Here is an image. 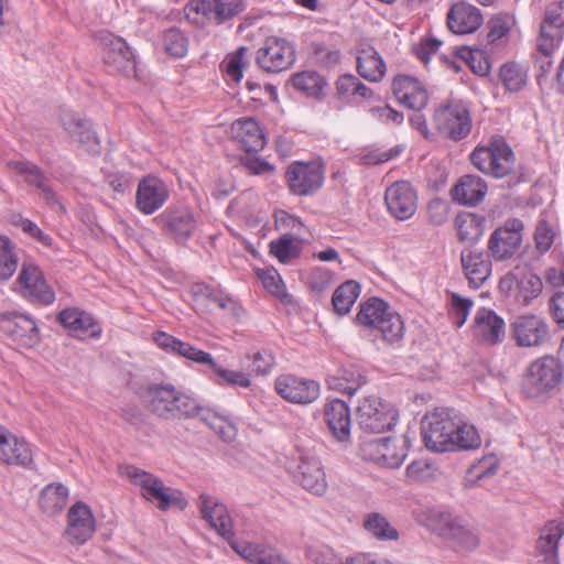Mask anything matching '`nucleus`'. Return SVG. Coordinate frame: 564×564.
I'll return each instance as SVG.
<instances>
[{"label":"nucleus","instance_id":"obj_19","mask_svg":"<svg viewBox=\"0 0 564 564\" xmlns=\"http://www.w3.org/2000/svg\"><path fill=\"white\" fill-rule=\"evenodd\" d=\"M440 534L458 552L473 551L480 542L477 530L458 517H442Z\"/></svg>","mask_w":564,"mask_h":564},{"label":"nucleus","instance_id":"obj_9","mask_svg":"<svg viewBox=\"0 0 564 564\" xmlns=\"http://www.w3.org/2000/svg\"><path fill=\"white\" fill-rule=\"evenodd\" d=\"M456 422L448 411L435 410L427 413L422 421V436L425 446L437 453L453 452V435Z\"/></svg>","mask_w":564,"mask_h":564},{"label":"nucleus","instance_id":"obj_62","mask_svg":"<svg viewBox=\"0 0 564 564\" xmlns=\"http://www.w3.org/2000/svg\"><path fill=\"white\" fill-rule=\"evenodd\" d=\"M371 115L379 120L382 123H394L400 124L402 123L404 117L403 113L392 109L390 106H379V107H372L370 109Z\"/></svg>","mask_w":564,"mask_h":564},{"label":"nucleus","instance_id":"obj_60","mask_svg":"<svg viewBox=\"0 0 564 564\" xmlns=\"http://www.w3.org/2000/svg\"><path fill=\"white\" fill-rule=\"evenodd\" d=\"M247 51V47L240 46L227 62L226 72L235 82L242 78L243 58Z\"/></svg>","mask_w":564,"mask_h":564},{"label":"nucleus","instance_id":"obj_64","mask_svg":"<svg viewBox=\"0 0 564 564\" xmlns=\"http://www.w3.org/2000/svg\"><path fill=\"white\" fill-rule=\"evenodd\" d=\"M330 282V274L324 269L313 270L308 278L310 288L317 293L326 291L329 288Z\"/></svg>","mask_w":564,"mask_h":564},{"label":"nucleus","instance_id":"obj_52","mask_svg":"<svg viewBox=\"0 0 564 564\" xmlns=\"http://www.w3.org/2000/svg\"><path fill=\"white\" fill-rule=\"evenodd\" d=\"M163 44L167 54L183 57L187 52L188 41L178 29L172 28L164 32Z\"/></svg>","mask_w":564,"mask_h":564},{"label":"nucleus","instance_id":"obj_59","mask_svg":"<svg viewBox=\"0 0 564 564\" xmlns=\"http://www.w3.org/2000/svg\"><path fill=\"white\" fill-rule=\"evenodd\" d=\"M382 438L364 440L360 444V456L362 459L372 462L380 466Z\"/></svg>","mask_w":564,"mask_h":564},{"label":"nucleus","instance_id":"obj_49","mask_svg":"<svg viewBox=\"0 0 564 564\" xmlns=\"http://www.w3.org/2000/svg\"><path fill=\"white\" fill-rule=\"evenodd\" d=\"M8 166L15 173L23 175L25 182L37 189L46 184V177L41 169L29 161H11Z\"/></svg>","mask_w":564,"mask_h":564},{"label":"nucleus","instance_id":"obj_54","mask_svg":"<svg viewBox=\"0 0 564 564\" xmlns=\"http://www.w3.org/2000/svg\"><path fill=\"white\" fill-rule=\"evenodd\" d=\"M259 280L262 282L264 289L279 297L285 293L284 283L274 269H262L257 271Z\"/></svg>","mask_w":564,"mask_h":564},{"label":"nucleus","instance_id":"obj_32","mask_svg":"<svg viewBox=\"0 0 564 564\" xmlns=\"http://www.w3.org/2000/svg\"><path fill=\"white\" fill-rule=\"evenodd\" d=\"M296 479L301 486L316 496H323L327 490L326 474L318 458L302 456L297 466Z\"/></svg>","mask_w":564,"mask_h":564},{"label":"nucleus","instance_id":"obj_14","mask_svg":"<svg viewBox=\"0 0 564 564\" xmlns=\"http://www.w3.org/2000/svg\"><path fill=\"white\" fill-rule=\"evenodd\" d=\"M285 178L291 193L307 196L322 187L324 171L315 162H293L286 170Z\"/></svg>","mask_w":564,"mask_h":564},{"label":"nucleus","instance_id":"obj_2","mask_svg":"<svg viewBox=\"0 0 564 564\" xmlns=\"http://www.w3.org/2000/svg\"><path fill=\"white\" fill-rule=\"evenodd\" d=\"M143 406L154 416L164 421L191 419L197 409V401L177 390L171 383H153L140 394Z\"/></svg>","mask_w":564,"mask_h":564},{"label":"nucleus","instance_id":"obj_15","mask_svg":"<svg viewBox=\"0 0 564 564\" xmlns=\"http://www.w3.org/2000/svg\"><path fill=\"white\" fill-rule=\"evenodd\" d=\"M161 230L176 242L186 241L195 231L197 220L194 213L184 207H169L154 218Z\"/></svg>","mask_w":564,"mask_h":564},{"label":"nucleus","instance_id":"obj_57","mask_svg":"<svg viewBox=\"0 0 564 564\" xmlns=\"http://www.w3.org/2000/svg\"><path fill=\"white\" fill-rule=\"evenodd\" d=\"M256 154L257 153H246L242 155L240 158L241 165L246 167L250 174L262 175L272 173L274 166Z\"/></svg>","mask_w":564,"mask_h":564},{"label":"nucleus","instance_id":"obj_20","mask_svg":"<svg viewBox=\"0 0 564 564\" xmlns=\"http://www.w3.org/2000/svg\"><path fill=\"white\" fill-rule=\"evenodd\" d=\"M18 283L23 297L40 305H50L55 300V293L46 283L41 270L33 264H23L18 276Z\"/></svg>","mask_w":564,"mask_h":564},{"label":"nucleus","instance_id":"obj_56","mask_svg":"<svg viewBox=\"0 0 564 564\" xmlns=\"http://www.w3.org/2000/svg\"><path fill=\"white\" fill-rule=\"evenodd\" d=\"M176 355L196 364L207 365L209 368L210 366H215V360L209 352L200 350L189 343L182 341Z\"/></svg>","mask_w":564,"mask_h":564},{"label":"nucleus","instance_id":"obj_23","mask_svg":"<svg viewBox=\"0 0 564 564\" xmlns=\"http://www.w3.org/2000/svg\"><path fill=\"white\" fill-rule=\"evenodd\" d=\"M384 202L389 213L398 220L410 219L417 208V195L410 183L400 181L386 189Z\"/></svg>","mask_w":564,"mask_h":564},{"label":"nucleus","instance_id":"obj_37","mask_svg":"<svg viewBox=\"0 0 564 564\" xmlns=\"http://www.w3.org/2000/svg\"><path fill=\"white\" fill-rule=\"evenodd\" d=\"M366 381L364 371L352 365L338 369L326 380L329 389L347 394H354Z\"/></svg>","mask_w":564,"mask_h":564},{"label":"nucleus","instance_id":"obj_30","mask_svg":"<svg viewBox=\"0 0 564 564\" xmlns=\"http://www.w3.org/2000/svg\"><path fill=\"white\" fill-rule=\"evenodd\" d=\"M231 139L236 141L246 153H258L265 145V137L259 122L253 118H241L232 122Z\"/></svg>","mask_w":564,"mask_h":564},{"label":"nucleus","instance_id":"obj_10","mask_svg":"<svg viewBox=\"0 0 564 564\" xmlns=\"http://www.w3.org/2000/svg\"><path fill=\"white\" fill-rule=\"evenodd\" d=\"M398 410L380 398L368 397L357 409V422L367 433H382L391 430L398 421Z\"/></svg>","mask_w":564,"mask_h":564},{"label":"nucleus","instance_id":"obj_36","mask_svg":"<svg viewBox=\"0 0 564 564\" xmlns=\"http://www.w3.org/2000/svg\"><path fill=\"white\" fill-rule=\"evenodd\" d=\"M357 70L365 79L369 82H379L383 78L387 67L384 61L375 47L364 45L358 48Z\"/></svg>","mask_w":564,"mask_h":564},{"label":"nucleus","instance_id":"obj_29","mask_svg":"<svg viewBox=\"0 0 564 564\" xmlns=\"http://www.w3.org/2000/svg\"><path fill=\"white\" fill-rule=\"evenodd\" d=\"M490 254L468 246L460 253L464 273L471 288L479 289L491 273Z\"/></svg>","mask_w":564,"mask_h":564},{"label":"nucleus","instance_id":"obj_26","mask_svg":"<svg viewBox=\"0 0 564 564\" xmlns=\"http://www.w3.org/2000/svg\"><path fill=\"white\" fill-rule=\"evenodd\" d=\"M0 462L25 468H32L34 462L30 444L2 425H0Z\"/></svg>","mask_w":564,"mask_h":564},{"label":"nucleus","instance_id":"obj_41","mask_svg":"<svg viewBox=\"0 0 564 564\" xmlns=\"http://www.w3.org/2000/svg\"><path fill=\"white\" fill-rule=\"evenodd\" d=\"M516 280V299L523 305H528L531 301L538 297L543 289L542 280L539 275L531 271L521 273L520 275H513Z\"/></svg>","mask_w":564,"mask_h":564},{"label":"nucleus","instance_id":"obj_1","mask_svg":"<svg viewBox=\"0 0 564 564\" xmlns=\"http://www.w3.org/2000/svg\"><path fill=\"white\" fill-rule=\"evenodd\" d=\"M199 510L210 528L223 536L243 558L256 564H290L282 555L260 544L238 543L235 540L232 519L225 505L208 495L199 496Z\"/></svg>","mask_w":564,"mask_h":564},{"label":"nucleus","instance_id":"obj_6","mask_svg":"<svg viewBox=\"0 0 564 564\" xmlns=\"http://www.w3.org/2000/svg\"><path fill=\"white\" fill-rule=\"evenodd\" d=\"M470 161L480 172L501 178L513 171L516 156L506 139L496 134L489 139L486 145H478L474 149Z\"/></svg>","mask_w":564,"mask_h":564},{"label":"nucleus","instance_id":"obj_46","mask_svg":"<svg viewBox=\"0 0 564 564\" xmlns=\"http://www.w3.org/2000/svg\"><path fill=\"white\" fill-rule=\"evenodd\" d=\"M457 236L462 242L473 246L481 236V223L475 214L458 215L455 220Z\"/></svg>","mask_w":564,"mask_h":564},{"label":"nucleus","instance_id":"obj_35","mask_svg":"<svg viewBox=\"0 0 564 564\" xmlns=\"http://www.w3.org/2000/svg\"><path fill=\"white\" fill-rule=\"evenodd\" d=\"M324 421L335 440L348 441L350 437V410L346 402L335 399L324 406Z\"/></svg>","mask_w":564,"mask_h":564},{"label":"nucleus","instance_id":"obj_3","mask_svg":"<svg viewBox=\"0 0 564 564\" xmlns=\"http://www.w3.org/2000/svg\"><path fill=\"white\" fill-rule=\"evenodd\" d=\"M120 469L121 475L140 488L141 496L154 503L160 510H167L171 507L180 510L186 508L187 500L183 494L177 489L165 487L163 481L155 475L133 465H126Z\"/></svg>","mask_w":564,"mask_h":564},{"label":"nucleus","instance_id":"obj_51","mask_svg":"<svg viewBox=\"0 0 564 564\" xmlns=\"http://www.w3.org/2000/svg\"><path fill=\"white\" fill-rule=\"evenodd\" d=\"M209 369L217 377V384H228L234 387L237 386L241 388H248L251 384V380L249 379L248 375L241 371L228 370L219 366L216 361L215 366H210Z\"/></svg>","mask_w":564,"mask_h":564},{"label":"nucleus","instance_id":"obj_16","mask_svg":"<svg viewBox=\"0 0 564 564\" xmlns=\"http://www.w3.org/2000/svg\"><path fill=\"white\" fill-rule=\"evenodd\" d=\"M511 336L519 347H540L550 339L545 321L536 315H521L510 325Z\"/></svg>","mask_w":564,"mask_h":564},{"label":"nucleus","instance_id":"obj_7","mask_svg":"<svg viewBox=\"0 0 564 564\" xmlns=\"http://www.w3.org/2000/svg\"><path fill=\"white\" fill-rule=\"evenodd\" d=\"M243 10V0H191L184 8L187 20L196 25H203L205 19L221 24Z\"/></svg>","mask_w":564,"mask_h":564},{"label":"nucleus","instance_id":"obj_44","mask_svg":"<svg viewBox=\"0 0 564 564\" xmlns=\"http://www.w3.org/2000/svg\"><path fill=\"white\" fill-rule=\"evenodd\" d=\"M293 87L307 97L321 98L326 86L325 79L316 72H301L291 78Z\"/></svg>","mask_w":564,"mask_h":564},{"label":"nucleus","instance_id":"obj_33","mask_svg":"<svg viewBox=\"0 0 564 564\" xmlns=\"http://www.w3.org/2000/svg\"><path fill=\"white\" fill-rule=\"evenodd\" d=\"M482 20L480 10L467 2L453 4L447 13V25L456 34L474 33Z\"/></svg>","mask_w":564,"mask_h":564},{"label":"nucleus","instance_id":"obj_28","mask_svg":"<svg viewBox=\"0 0 564 564\" xmlns=\"http://www.w3.org/2000/svg\"><path fill=\"white\" fill-rule=\"evenodd\" d=\"M395 98L409 109L421 111L427 106L429 95L425 87L416 78L398 75L392 82Z\"/></svg>","mask_w":564,"mask_h":564},{"label":"nucleus","instance_id":"obj_11","mask_svg":"<svg viewBox=\"0 0 564 564\" xmlns=\"http://www.w3.org/2000/svg\"><path fill=\"white\" fill-rule=\"evenodd\" d=\"M295 46L285 39L269 36L257 51L256 63L267 73H281L295 63Z\"/></svg>","mask_w":564,"mask_h":564},{"label":"nucleus","instance_id":"obj_13","mask_svg":"<svg viewBox=\"0 0 564 564\" xmlns=\"http://www.w3.org/2000/svg\"><path fill=\"white\" fill-rule=\"evenodd\" d=\"M102 58L108 70L124 77H132L137 72V62L128 43L119 36L107 34L102 37Z\"/></svg>","mask_w":564,"mask_h":564},{"label":"nucleus","instance_id":"obj_25","mask_svg":"<svg viewBox=\"0 0 564 564\" xmlns=\"http://www.w3.org/2000/svg\"><path fill=\"white\" fill-rule=\"evenodd\" d=\"M59 122L70 138L83 147L85 151L91 154L99 152V138L91 129L89 120L80 118L70 110L61 109Z\"/></svg>","mask_w":564,"mask_h":564},{"label":"nucleus","instance_id":"obj_4","mask_svg":"<svg viewBox=\"0 0 564 564\" xmlns=\"http://www.w3.org/2000/svg\"><path fill=\"white\" fill-rule=\"evenodd\" d=\"M356 322L365 327L377 329L390 344L401 340L404 334L401 316L379 297H370L360 304Z\"/></svg>","mask_w":564,"mask_h":564},{"label":"nucleus","instance_id":"obj_39","mask_svg":"<svg viewBox=\"0 0 564 564\" xmlns=\"http://www.w3.org/2000/svg\"><path fill=\"white\" fill-rule=\"evenodd\" d=\"M410 440L405 435L399 437H383L380 466L387 468H398L402 465L408 455Z\"/></svg>","mask_w":564,"mask_h":564},{"label":"nucleus","instance_id":"obj_53","mask_svg":"<svg viewBox=\"0 0 564 564\" xmlns=\"http://www.w3.org/2000/svg\"><path fill=\"white\" fill-rule=\"evenodd\" d=\"M473 304L470 299L463 297L458 293L451 294V315L456 327L459 328L465 324Z\"/></svg>","mask_w":564,"mask_h":564},{"label":"nucleus","instance_id":"obj_55","mask_svg":"<svg viewBox=\"0 0 564 564\" xmlns=\"http://www.w3.org/2000/svg\"><path fill=\"white\" fill-rule=\"evenodd\" d=\"M487 28V39L489 42L494 43L509 33L511 18L507 14H497L488 21Z\"/></svg>","mask_w":564,"mask_h":564},{"label":"nucleus","instance_id":"obj_21","mask_svg":"<svg viewBox=\"0 0 564 564\" xmlns=\"http://www.w3.org/2000/svg\"><path fill=\"white\" fill-rule=\"evenodd\" d=\"M170 191L159 177L148 175L139 181L135 192V207L143 215H152L167 202Z\"/></svg>","mask_w":564,"mask_h":564},{"label":"nucleus","instance_id":"obj_40","mask_svg":"<svg viewBox=\"0 0 564 564\" xmlns=\"http://www.w3.org/2000/svg\"><path fill=\"white\" fill-rule=\"evenodd\" d=\"M67 498L68 489L64 485L50 484L42 489L37 503L44 513L55 516L65 508Z\"/></svg>","mask_w":564,"mask_h":564},{"label":"nucleus","instance_id":"obj_34","mask_svg":"<svg viewBox=\"0 0 564 564\" xmlns=\"http://www.w3.org/2000/svg\"><path fill=\"white\" fill-rule=\"evenodd\" d=\"M487 189V183L480 176L466 174L451 188V197L459 205L477 206L484 200Z\"/></svg>","mask_w":564,"mask_h":564},{"label":"nucleus","instance_id":"obj_43","mask_svg":"<svg viewBox=\"0 0 564 564\" xmlns=\"http://www.w3.org/2000/svg\"><path fill=\"white\" fill-rule=\"evenodd\" d=\"M558 44L560 42L538 37V52L534 56V68L536 70L535 78L539 86H542L543 80L552 68V54Z\"/></svg>","mask_w":564,"mask_h":564},{"label":"nucleus","instance_id":"obj_61","mask_svg":"<svg viewBox=\"0 0 564 564\" xmlns=\"http://www.w3.org/2000/svg\"><path fill=\"white\" fill-rule=\"evenodd\" d=\"M448 207L442 199H433L427 205L429 221L434 226L443 225L447 219Z\"/></svg>","mask_w":564,"mask_h":564},{"label":"nucleus","instance_id":"obj_50","mask_svg":"<svg viewBox=\"0 0 564 564\" xmlns=\"http://www.w3.org/2000/svg\"><path fill=\"white\" fill-rule=\"evenodd\" d=\"M18 268V260L12 251L11 241L6 236H0V279H10Z\"/></svg>","mask_w":564,"mask_h":564},{"label":"nucleus","instance_id":"obj_31","mask_svg":"<svg viewBox=\"0 0 564 564\" xmlns=\"http://www.w3.org/2000/svg\"><path fill=\"white\" fill-rule=\"evenodd\" d=\"M564 535V523L547 522L539 533L535 543L538 564H560L558 542Z\"/></svg>","mask_w":564,"mask_h":564},{"label":"nucleus","instance_id":"obj_47","mask_svg":"<svg viewBox=\"0 0 564 564\" xmlns=\"http://www.w3.org/2000/svg\"><path fill=\"white\" fill-rule=\"evenodd\" d=\"M499 78L506 90L518 93L527 85V72L516 63H506L501 66Z\"/></svg>","mask_w":564,"mask_h":564},{"label":"nucleus","instance_id":"obj_8","mask_svg":"<svg viewBox=\"0 0 564 564\" xmlns=\"http://www.w3.org/2000/svg\"><path fill=\"white\" fill-rule=\"evenodd\" d=\"M433 121L436 130L453 141H460L467 138L471 130L470 112L458 100L449 101L436 108Z\"/></svg>","mask_w":564,"mask_h":564},{"label":"nucleus","instance_id":"obj_38","mask_svg":"<svg viewBox=\"0 0 564 564\" xmlns=\"http://www.w3.org/2000/svg\"><path fill=\"white\" fill-rule=\"evenodd\" d=\"M564 28V1L553 2L546 7L540 26L539 37L561 42Z\"/></svg>","mask_w":564,"mask_h":564},{"label":"nucleus","instance_id":"obj_12","mask_svg":"<svg viewBox=\"0 0 564 564\" xmlns=\"http://www.w3.org/2000/svg\"><path fill=\"white\" fill-rule=\"evenodd\" d=\"M523 223L518 218L507 219L489 237L487 248L495 261L511 259L519 250L523 237Z\"/></svg>","mask_w":564,"mask_h":564},{"label":"nucleus","instance_id":"obj_17","mask_svg":"<svg viewBox=\"0 0 564 564\" xmlns=\"http://www.w3.org/2000/svg\"><path fill=\"white\" fill-rule=\"evenodd\" d=\"M0 330L19 346L31 348L40 341V332L35 321L18 312L0 315Z\"/></svg>","mask_w":564,"mask_h":564},{"label":"nucleus","instance_id":"obj_63","mask_svg":"<svg viewBox=\"0 0 564 564\" xmlns=\"http://www.w3.org/2000/svg\"><path fill=\"white\" fill-rule=\"evenodd\" d=\"M292 239L289 237H281L278 240L271 241L270 251L282 263H286L291 257Z\"/></svg>","mask_w":564,"mask_h":564},{"label":"nucleus","instance_id":"obj_27","mask_svg":"<svg viewBox=\"0 0 564 564\" xmlns=\"http://www.w3.org/2000/svg\"><path fill=\"white\" fill-rule=\"evenodd\" d=\"M56 319L74 337L96 338L101 334V326L94 316L78 307L62 310Z\"/></svg>","mask_w":564,"mask_h":564},{"label":"nucleus","instance_id":"obj_24","mask_svg":"<svg viewBox=\"0 0 564 564\" xmlns=\"http://www.w3.org/2000/svg\"><path fill=\"white\" fill-rule=\"evenodd\" d=\"M95 519L90 508L78 501L67 513L65 539L73 545H83L95 533Z\"/></svg>","mask_w":564,"mask_h":564},{"label":"nucleus","instance_id":"obj_5","mask_svg":"<svg viewBox=\"0 0 564 564\" xmlns=\"http://www.w3.org/2000/svg\"><path fill=\"white\" fill-rule=\"evenodd\" d=\"M562 379L560 359L545 355L529 365L522 378L521 391L529 399H538L555 390Z\"/></svg>","mask_w":564,"mask_h":564},{"label":"nucleus","instance_id":"obj_18","mask_svg":"<svg viewBox=\"0 0 564 564\" xmlns=\"http://www.w3.org/2000/svg\"><path fill=\"white\" fill-rule=\"evenodd\" d=\"M274 388L279 395L292 403L308 404L319 397L318 382L289 373L279 376Z\"/></svg>","mask_w":564,"mask_h":564},{"label":"nucleus","instance_id":"obj_45","mask_svg":"<svg viewBox=\"0 0 564 564\" xmlns=\"http://www.w3.org/2000/svg\"><path fill=\"white\" fill-rule=\"evenodd\" d=\"M365 530L378 540H398L397 529L391 527L384 516L379 512H370L364 520Z\"/></svg>","mask_w":564,"mask_h":564},{"label":"nucleus","instance_id":"obj_58","mask_svg":"<svg viewBox=\"0 0 564 564\" xmlns=\"http://www.w3.org/2000/svg\"><path fill=\"white\" fill-rule=\"evenodd\" d=\"M248 358L252 360V371L257 375L264 376L269 373L275 364V358L269 349L257 351L252 356H248Z\"/></svg>","mask_w":564,"mask_h":564},{"label":"nucleus","instance_id":"obj_42","mask_svg":"<svg viewBox=\"0 0 564 564\" xmlns=\"http://www.w3.org/2000/svg\"><path fill=\"white\" fill-rule=\"evenodd\" d=\"M361 288L355 280L341 283L334 292L332 303L338 315H346L360 294Z\"/></svg>","mask_w":564,"mask_h":564},{"label":"nucleus","instance_id":"obj_48","mask_svg":"<svg viewBox=\"0 0 564 564\" xmlns=\"http://www.w3.org/2000/svg\"><path fill=\"white\" fill-rule=\"evenodd\" d=\"M480 444V436L474 425L456 423V431L453 435V452L476 449Z\"/></svg>","mask_w":564,"mask_h":564},{"label":"nucleus","instance_id":"obj_22","mask_svg":"<svg viewBox=\"0 0 564 564\" xmlns=\"http://www.w3.org/2000/svg\"><path fill=\"white\" fill-rule=\"evenodd\" d=\"M473 334L485 346H497L506 338V323L494 310L480 307L474 318Z\"/></svg>","mask_w":564,"mask_h":564}]
</instances>
